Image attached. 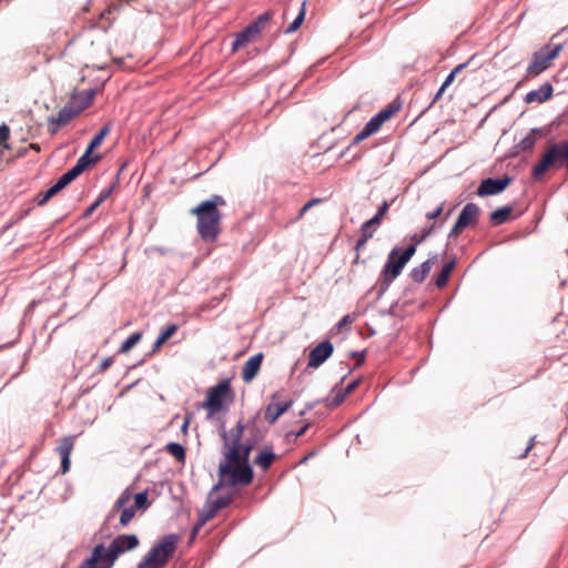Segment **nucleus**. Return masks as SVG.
Returning <instances> with one entry per match:
<instances>
[{"instance_id":"13d9d810","label":"nucleus","mask_w":568,"mask_h":568,"mask_svg":"<svg viewBox=\"0 0 568 568\" xmlns=\"http://www.w3.org/2000/svg\"><path fill=\"white\" fill-rule=\"evenodd\" d=\"M101 204L95 200L82 214L83 217H89Z\"/></svg>"},{"instance_id":"f257e3e1","label":"nucleus","mask_w":568,"mask_h":568,"mask_svg":"<svg viewBox=\"0 0 568 568\" xmlns=\"http://www.w3.org/2000/svg\"><path fill=\"white\" fill-rule=\"evenodd\" d=\"M140 541L134 534H123L116 536L108 548L103 544L97 545L90 557L82 564L81 568H112L118 557L126 551L133 550Z\"/></svg>"},{"instance_id":"49530a36","label":"nucleus","mask_w":568,"mask_h":568,"mask_svg":"<svg viewBox=\"0 0 568 568\" xmlns=\"http://www.w3.org/2000/svg\"><path fill=\"white\" fill-rule=\"evenodd\" d=\"M389 205L390 204L387 201H384L382 203V205L378 207L375 215L372 217L374 220V223H378L381 225L383 217L385 216V214L387 213V211L389 209Z\"/></svg>"},{"instance_id":"7ed1b4c3","label":"nucleus","mask_w":568,"mask_h":568,"mask_svg":"<svg viewBox=\"0 0 568 568\" xmlns=\"http://www.w3.org/2000/svg\"><path fill=\"white\" fill-rule=\"evenodd\" d=\"M219 481L212 488L216 491L223 486H246L253 481L254 471L250 463L242 460L231 462L225 457L219 465Z\"/></svg>"},{"instance_id":"37998d69","label":"nucleus","mask_w":568,"mask_h":568,"mask_svg":"<svg viewBox=\"0 0 568 568\" xmlns=\"http://www.w3.org/2000/svg\"><path fill=\"white\" fill-rule=\"evenodd\" d=\"M346 398L345 393H343L341 389L334 395L333 398H325L324 402L326 403V406L328 408H335L339 406Z\"/></svg>"},{"instance_id":"9b49d317","label":"nucleus","mask_w":568,"mask_h":568,"mask_svg":"<svg viewBox=\"0 0 568 568\" xmlns=\"http://www.w3.org/2000/svg\"><path fill=\"white\" fill-rule=\"evenodd\" d=\"M510 182L511 178H509L508 175L498 179H485L478 186L477 195L484 197L501 193L504 190H506Z\"/></svg>"},{"instance_id":"0eeeda50","label":"nucleus","mask_w":568,"mask_h":568,"mask_svg":"<svg viewBox=\"0 0 568 568\" xmlns=\"http://www.w3.org/2000/svg\"><path fill=\"white\" fill-rule=\"evenodd\" d=\"M564 44L547 43L532 53L530 62L526 69L525 80L536 78L551 67L554 59L562 50Z\"/></svg>"},{"instance_id":"bb28decb","label":"nucleus","mask_w":568,"mask_h":568,"mask_svg":"<svg viewBox=\"0 0 568 568\" xmlns=\"http://www.w3.org/2000/svg\"><path fill=\"white\" fill-rule=\"evenodd\" d=\"M511 213H513L511 205L498 207L497 210H495L490 213L489 220L493 225L499 226L509 220Z\"/></svg>"},{"instance_id":"4be33fe9","label":"nucleus","mask_w":568,"mask_h":568,"mask_svg":"<svg viewBox=\"0 0 568 568\" xmlns=\"http://www.w3.org/2000/svg\"><path fill=\"white\" fill-rule=\"evenodd\" d=\"M98 91V88H90L85 91H74L70 97L69 103L73 106V109L84 104L85 109H88L93 103Z\"/></svg>"},{"instance_id":"0e129e2a","label":"nucleus","mask_w":568,"mask_h":568,"mask_svg":"<svg viewBox=\"0 0 568 568\" xmlns=\"http://www.w3.org/2000/svg\"><path fill=\"white\" fill-rule=\"evenodd\" d=\"M534 443H535V437H531L525 452L519 455V458H526L528 456L530 449L534 447Z\"/></svg>"},{"instance_id":"58836bf2","label":"nucleus","mask_w":568,"mask_h":568,"mask_svg":"<svg viewBox=\"0 0 568 568\" xmlns=\"http://www.w3.org/2000/svg\"><path fill=\"white\" fill-rule=\"evenodd\" d=\"M379 227L378 223H374L373 219H369L368 221L364 222L361 226V235L366 239H372L374 233Z\"/></svg>"},{"instance_id":"20e7f679","label":"nucleus","mask_w":568,"mask_h":568,"mask_svg":"<svg viewBox=\"0 0 568 568\" xmlns=\"http://www.w3.org/2000/svg\"><path fill=\"white\" fill-rule=\"evenodd\" d=\"M179 541L180 536L178 534L164 535L153 544L136 568H165L170 558L174 555Z\"/></svg>"},{"instance_id":"f704fd0d","label":"nucleus","mask_w":568,"mask_h":568,"mask_svg":"<svg viewBox=\"0 0 568 568\" xmlns=\"http://www.w3.org/2000/svg\"><path fill=\"white\" fill-rule=\"evenodd\" d=\"M165 449L169 454H171L178 462L185 460V449L184 447L175 442H171L165 446Z\"/></svg>"},{"instance_id":"bf43d9fd","label":"nucleus","mask_w":568,"mask_h":568,"mask_svg":"<svg viewBox=\"0 0 568 568\" xmlns=\"http://www.w3.org/2000/svg\"><path fill=\"white\" fill-rule=\"evenodd\" d=\"M455 72H452L446 77L445 81L442 84V91H445L455 80Z\"/></svg>"},{"instance_id":"5fc2aeb1","label":"nucleus","mask_w":568,"mask_h":568,"mask_svg":"<svg viewBox=\"0 0 568 568\" xmlns=\"http://www.w3.org/2000/svg\"><path fill=\"white\" fill-rule=\"evenodd\" d=\"M113 364V357H105L99 365L98 373L105 372Z\"/></svg>"},{"instance_id":"8fccbe9b","label":"nucleus","mask_w":568,"mask_h":568,"mask_svg":"<svg viewBox=\"0 0 568 568\" xmlns=\"http://www.w3.org/2000/svg\"><path fill=\"white\" fill-rule=\"evenodd\" d=\"M253 38H235L232 43V51H237L239 49L246 47Z\"/></svg>"},{"instance_id":"f3484780","label":"nucleus","mask_w":568,"mask_h":568,"mask_svg":"<svg viewBox=\"0 0 568 568\" xmlns=\"http://www.w3.org/2000/svg\"><path fill=\"white\" fill-rule=\"evenodd\" d=\"M272 16L273 14L270 11L264 12L255 21L247 24L245 29L234 36H256L266 31V26L271 22Z\"/></svg>"},{"instance_id":"79ce46f5","label":"nucleus","mask_w":568,"mask_h":568,"mask_svg":"<svg viewBox=\"0 0 568 568\" xmlns=\"http://www.w3.org/2000/svg\"><path fill=\"white\" fill-rule=\"evenodd\" d=\"M149 506H150V503L148 500V493L146 491L138 493L134 496V505H133V507L135 509H143V510H145L146 508H149Z\"/></svg>"},{"instance_id":"a18cd8bd","label":"nucleus","mask_w":568,"mask_h":568,"mask_svg":"<svg viewBox=\"0 0 568 568\" xmlns=\"http://www.w3.org/2000/svg\"><path fill=\"white\" fill-rule=\"evenodd\" d=\"M178 328L179 326L176 324H170L163 328L159 334L160 341L165 343L178 331Z\"/></svg>"},{"instance_id":"69168bd1","label":"nucleus","mask_w":568,"mask_h":568,"mask_svg":"<svg viewBox=\"0 0 568 568\" xmlns=\"http://www.w3.org/2000/svg\"><path fill=\"white\" fill-rule=\"evenodd\" d=\"M353 318L351 317V315H345L338 323H337V328H342L344 325L348 324V323H352Z\"/></svg>"},{"instance_id":"6e6d98bb","label":"nucleus","mask_w":568,"mask_h":568,"mask_svg":"<svg viewBox=\"0 0 568 568\" xmlns=\"http://www.w3.org/2000/svg\"><path fill=\"white\" fill-rule=\"evenodd\" d=\"M112 191H113V186H110V187H108V189L103 190V191L100 193V195H99V197L97 199V201H98L100 204H102V203H103V202H104V201H105V200L111 195Z\"/></svg>"},{"instance_id":"e433bc0d","label":"nucleus","mask_w":568,"mask_h":568,"mask_svg":"<svg viewBox=\"0 0 568 568\" xmlns=\"http://www.w3.org/2000/svg\"><path fill=\"white\" fill-rule=\"evenodd\" d=\"M200 205L205 206L212 211H219V206H225L226 201L222 195L213 194L209 200L202 201Z\"/></svg>"},{"instance_id":"cd10ccee","label":"nucleus","mask_w":568,"mask_h":568,"mask_svg":"<svg viewBox=\"0 0 568 568\" xmlns=\"http://www.w3.org/2000/svg\"><path fill=\"white\" fill-rule=\"evenodd\" d=\"M232 500V496H220L215 499L207 500L204 507L209 510V515L211 514V516L215 517L217 511L230 506Z\"/></svg>"},{"instance_id":"6ab92c4d","label":"nucleus","mask_w":568,"mask_h":568,"mask_svg":"<svg viewBox=\"0 0 568 568\" xmlns=\"http://www.w3.org/2000/svg\"><path fill=\"white\" fill-rule=\"evenodd\" d=\"M479 206L475 203H467L460 211L457 222L459 226L465 229L475 225L479 217Z\"/></svg>"},{"instance_id":"5701e85b","label":"nucleus","mask_w":568,"mask_h":568,"mask_svg":"<svg viewBox=\"0 0 568 568\" xmlns=\"http://www.w3.org/2000/svg\"><path fill=\"white\" fill-rule=\"evenodd\" d=\"M381 118H378L376 114L371 118V120L364 125V128L355 135V138L352 140V145H357L365 139L369 138L372 134L379 131L383 123L381 122Z\"/></svg>"},{"instance_id":"338daca9","label":"nucleus","mask_w":568,"mask_h":568,"mask_svg":"<svg viewBox=\"0 0 568 568\" xmlns=\"http://www.w3.org/2000/svg\"><path fill=\"white\" fill-rule=\"evenodd\" d=\"M163 344H164V342H161L160 337L158 336L150 354L155 353Z\"/></svg>"},{"instance_id":"4d7b16f0","label":"nucleus","mask_w":568,"mask_h":568,"mask_svg":"<svg viewBox=\"0 0 568 568\" xmlns=\"http://www.w3.org/2000/svg\"><path fill=\"white\" fill-rule=\"evenodd\" d=\"M465 227L464 226H459L458 225V222L456 221V223L454 224V226L452 227L449 234H448V239H453V237H457L459 235V233L464 230Z\"/></svg>"},{"instance_id":"052dcab7","label":"nucleus","mask_w":568,"mask_h":568,"mask_svg":"<svg viewBox=\"0 0 568 568\" xmlns=\"http://www.w3.org/2000/svg\"><path fill=\"white\" fill-rule=\"evenodd\" d=\"M358 381H353L352 383H349L344 389H341L343 393H345V395L347 396L348 394H351L358 385Z\"/></svg>"},{"instance_id":"2f4dec72","label":"nucleus","mask_w":568,"mask_h":568,"mask_svg":"<svg viewBox=\"0 0 568 568\" xmlns=\"http://www.w3.org/2000/svg\"><path fill=\"white\" fill-rule=\"evenodd\" d=\"M305 14H306V2L303 1L301 3L300 11H298L296 18L293 20V22H291L288 24V27L285 30V33L296 32L300 29V27L302 26V23L304 22Z\"/></svg>"},{"instance_id":"3c124183","label":"nucleus","mask_w":568,"mask_h":568,"mask_svg":"<svg viewBox=\"0 0 568 568\" xmlns=\"http://www.w3.org/2000/svg\"><path fill=\"white\" fill-rule=\"evenodd\" d=\"M368 239L364 237V236H359V239L356 241V244H355V251H356V257H355V261L354 263H358V260H359V251L362 248L365 247L366 243H367Z\"/></svg>"},{"instance_id":"4c0bfd02","label":"nucleus","mask_w":568,"mask_h":568,"mask_svg":"<svg viewBox=\"0 0 568 568\" xmlns=\"http://www.w3.org/2000/svg\"><path fill=\"white\" fill-rule=\"evenodd\" d=\"M214 516H209V510L204 507L203 510L200 513L197 523L193 526L191 531V538H195L200 529L213 518Z\"/></svg>"},{"instance_id":"9d476101","label":"nucleus","mask_w":568,"mask_h":568,"mask_svg":"<svg viewBox=\"0 0 568 568\" xmlns=\"http://www.w3.org/2000/svg\"><path fill=\"white\" fill-rule=\"evenodd\" d=\"M245 429V425L242 423V420H239L233 427L230 433H227L224 429V426H222L221 437L224 443V448L226 452H224V456L227 459H235L239 456V444L241 443V438L243 436Z\"/></svg>"},{"instance_id":"ea45409f","label":"nucleus","mask_w":568,"mask_h":568,"mask_svg":"<svg viewBox=\"0 0 568 568\" xmlns=\"http://www.w3.org/2000/svg\"><path fill=\"white\" fill-rule=\"evenodd\" d=\"M436 229V223H433L428 226H425L420 230L419 233H415L412 236V240L415 242L414 244L417 246L418 243L425 241Z\"/></svg>"},{"instance_id":"c03bdc74","label":"nucleus","mask_w":568,"mask_h":568,"mask_svg":"<svg viewBox=\"0 0 568 568\" xmlns=\"http://www.w3.org/2000/svg\"><path fill=\"white\" fill-rule=\"evenodd\" d=\"M310 424H305L303 427H301L297 432L290 430L285 434V440L287 443H294L298 437H302L306 430L308 429Z\"/></svg>"},{"instance_id":"09e8293b","label":"nucleus","mask_w":568,"mask_h":568,"mask_svg":"<svg viewBox=\"0 0 568 568\" xmlns=\"http://www.w3.org/2000/svg\"><path fill=\"white\" fill-rule=\"evenodd\" d=\"M320 202H322V199H318V197H317V199H312V200H310L308 202H306V203H305V204L300 209V211H298L297 216H296V219H295V220H296V221H297V220H301L310 209H312L314 205H316V204H317V203H320Z\"/></svg>"},{"instance_id":"a211bd4d","label":"nucleus","mask_w":568,"mask_h":568,"mask_svg":"<svg viewBox=\"0 0 568 568\" xmlns=\"http://www.w3.org/2000/svg\"><path fill=\"white\" fill-rule=\"evenodd\" d=\"M554 93V87L550 82H545L541 84L538 89L529 91L525 98L524 101L526 103H544L548 101Z\"/></svg>"},{"instance_id":"a878e982","label":"nucleus","mask_w":568,"mask_h":568,"mask_svg":"<svg viewBox=\"0 0 568 568\" xmlns=\"http://www.w3.org/2000/svg\"><path fill=\"white\" fill-rule=\"evenodd\" d=\"M433 264H434V258H428V260L424 261L420 265L412 268V271L409 272V277L415 283H418V284L423 283L426 280V277L428 276Z\"/></svg>"},{"instance_id":"473e14b6","label":"nucleus","mask_w":568,"mask_h":568,"mask_svg":"<svg viewBox=\"0 0 568 568\" xmlns=\"http://www.w3.org/2000/svg\"><path fill=\"white\" fill-rule=\"evenodd\" d=\"M254 447H255V440H253V442L246 440L243 444L240 443L239 444V456L235 459H230V460L231 462L242 460V462H245V463H250L248 462L250 454H251V452L253 450Z\"/></svg>"},{"instance_id":"e2e57ef3","label":"nucleus","mask_w":568,"mask_h":568,"mask_svg":"<svg viewBox=\"0 0 568 568\" xmlns=\"http://www.w3.org/2000/svg\"><path fill=\"white\" fill-rule=\"evenodd\" d=\"M351 356L352 357H358L356 366L362 365L364 363V361H365V352H363V353L352 352Z\"/></svg>"},{"instance_id":"680f3d73","label":"nucleus","mask_w":568,"mask_h":568,"mask_svg":"<svg viewBox=\"0 0 568 568\" xmlns=\"http://www.w3.org/2000/svg\"><path fill=\"white\" fill-rule=\"evenodd\" d=\"M475 58V55H473L467 62H464V63H460L458 64L457 67H455L452 72H455V75H457L458 73H460L468 64L469 62Z\"/></svg>"},{"instance_id":"4468645a","label":"nucleus","mask_w":568,"mask_h":568,"mask_svg":"<svg viewBox=\"0 0 568 568\" xmlns=\"http://www.w3.org/2000/svg\"><path fill=\"white\" fill-rule=\"evenodd\" d=\"M547 131L542 128H532L529 133L513 146L511 155L517 156L521 152L531 151L537 141L546 135Z\"/></svg>"},{"instance_id":"7c9ffc66","label":"nucleus","mask_w":568,"mask_h":568,"mask_svg":"<svg viewBox=\"0 0 568 568\" xmlns=\"http://www.w3.org/2000/svg\"><path fill=\"white\" fill-rule=\"evenodd\" d=\"M112 130V123L108 122L104 124L100 131L93 136V139L90 141L87 148L94 151L97 148H99L102 143V141L105 139L106 135L110 134Z\"/></svg>"},{"instance_id":"412c9836","label":"nucleus","mask_w":568,"mask_h":568,"mask_svg":"<svg viewBox=\"0 0 568 568\" xmlns=\"http://www.w3.org/2000/svg\"><path fill=\"white\" fill-rule=\"evenodd\" d=\"M263 361V354L257 353L251 356L244 364L242 368V379L245 383H250L254 379V377L260 372L261 365Z\"/></svg>"},{"instance_id":"864d4df0","label":"nucleus","mask_w":568,"mask_h":568,"mask_svg":"<svg viewBox=\"0 0 568 568\" xmlns=\"http://www.w3.org/2000/svg\"><path fill=\"white\" fill-rule=\"evenodd\" d=\"M443 209H444V203H440L436 209H434L433 211H429L426 213V217L428 220H435L437 217L440 216V214L443 213Z\"/></svg>"},{"instance_id":"f03ea898","label":"nucleus","mask_w":568,"mask_h":568,"mask_svg":"<svg viewBox=\"0 0 568 568\" xmlns=\"http://www.w3.org/2000/svg\"><path fill=\"white\" fill-rule=\"evenodd\" d=\"M416 252V245L410 244L405 251L394 247L387 255L386 263L383 266L381 275L375 284L377 298H381L390 284L402 274L405 265L410 261Z\"/></svg>"},{"instance_id":"72a5a7b5","label":"nucleus","mask_w":568,"mask_h":568,"mask_svg":"<svg viewBox=\"0 0 568 568\" xmlns=\"http://www.w3.org/2000/svg\"><path fill=\"white\" fill-rule=\"evenodd\" d=\"M112 7H109L104 11L100 13L98 22L93 24L99 31L106 32L109 27L111 26L110 14L112 13Z\"/></svg>"},{"instance_id":"393cba45","label":"nucleus","mask_w":568,"mask_h":568,"mask_svg":"<svg viewBox=\"0 0 568 568\" xmlns=\"http://www.w3.org/2000/svg\"><path fill=\"white\" fill-rule=\"evenodd\" d=\"M85 110V104L81 105L77 109H73V106L68 102L57 115H54V122L58 124L67 125L72 119L78 116L81 112Z\"/></svg>"},{"instance_id":"f8f14e48","label":"nucleus","mask_w":568,"mask_h":568,"mask_svg":"<svg viewBox=\"0 0 568 568\" xmlns=\"http://www.w3.org/2000/svg\"><path fill=\"white\" fill-rule=\"evenodd\" d=\"M280 397H281V393L278 390L275 392L272 395V402L265 407L264 419L271 425H273L293 405L292 399L284 402V403L275 402Z\"/></svg>"},{"instance_id":"b1692460","label":"nucleus","mask_w":568,"mask_h":568,"mask_svg":"<svg viewBox=\"0 0 568 568\" xmlns=\"http://www.w3.org/2000/svg\"><path fill=\"white\" fill-rule=\"evenodd\" d=\"M277 458L278 456L273 452V446L266 445L261 449L253 463L263 471H267Z\"/></svg>"},{"instance_id":"603ef678","label":"nucleus","mask_w":568,"mask_h":568,"mask_svg":"<svg viewBox=\"0 0 568 568\" xmlns=\"http://www.w3.org/2000/svg\"><path fill=\"white\" fill-rule=\"evenodd\" d=\"M60 126H62V125L54 122V115L48 118V132L51 135L57 134Z\"/></svg>"},{"instance_id":"de8ad7c7","label":"nucleus","mask_w":568,"mask_h":568,"mask_svg":"<svg viewBox=\"0 0 568 568\" xmlns=\"http://www.w3.org/2000/svg\"><path fill=\"white\" fill-rule=\"evenodd\" d=\"M10 138V129L7 124L0 125V146H3L4 149H10L9 144H7V141Z\"/></svg>"},{"instance_id":"c756f323","label":"nucleus","mask_w":568,"mask_h":568,"mask_svg":"<svg viewBox=\"0 0 568 568\" xmlns=\"http://www.w3.org/2000/svg\"><path fill=\"white\" fill-rule=\"evenodd\" d=\"M456 265V260L453 257L442 270V272L438 274V276L435 280V285L438 288L445 287L448 283L449 276L452 271L454 270Z\"/></svg>"},{"instance_id":"1a4fd4ad","label":"nucleus","mask_w":568,"mask_h":568,"mask_svg":"<svg viewBox=\"0 0 568 568\" xmlns=\"http://www.w3.org/2000/svg\"><path fill=\"white\" fill-rule=\"evenodd\" d=\"M131 500V491L126 488L124 489L119 498L115 500L114 505L112 506V509L106 516V520H110L115 516L118 511H121L119 526L120 528L126 527L132 518L135 515V508L133 506L125 507V505Z\"/></svg>"},{"instance_id":"c85d7f7f","label":"nucleus","mask_w":568,"mask_h":568,"mask_svg":"<svg viewBox=\"0 0 568 568\" xmlns=\"http://www.w3.org/2000/svg\"><path fill=\"white\" fill-rule=\"evenodd\" d=\"M402 108V103L398 99L389 102L384 109H382L376 115L381 118V122L384 124L392 116H394Z\"/></svg>"},{"instance_id":"423d86ee","label":"nucleus","mask_w":568,"mask_h":568,"mask_svg":"<svg viewBox=\"0 0 568 568\" xmlns=\"http://www.w3.org/2000/svg\"><path fill=\"white\" fill-rule=\"evenodd\" d=\"M191 212L196 215V230L200 237L205 243L215 242L221 233V212L212 211L200 204Z\"/></svg>"},{"instance_id":"aec40b11","label":"nucleus","mask_w":568,"mask_h":568,"mask_svg":"<svg viewBox=\"0 0 568 568\" xmlns=\"http://www.w3.org/2000/svg\"><path fill=\"white\" fill-rule=\"evenodd\" d=\"M92 150L89 148L85 149L84 153L78 159L75 165L68 170V174L72 176L73 180H75L91 163H97L100 161V155H91Z\"/></svg>"},{"instance_id":"774afa93","label":"nucleus","mask_w":568,"mask_h":568,"mask_svg":"<svg viewBox=\"0 0 568 568\" xmlns=\"http://www.w3.org/2000/svg\"><path fill=\"white\" fill-rule=\"evenodd\" d=\"M444 92H445V91H442V87H440V88L438 89V91L436 92V94H435V97H434V99H433V101H432L430 105H433L436 101H438V100L442 98V95H443V93H444Z\"/></svg>"},{"instance_id":"2eb2a0df","label":"nucleus","mask_w":568,"mask_h":568,"mask_svg":"<svg viewBox=\"0 0 568 568\" xmlns=\"http://www.w3.org/2000/svg\"><path fill=\"white\" fill-rule=\"evenodd\" d=\"M72 181V176L65 172L60 176V179L45 192H40L37 194L34 202L38 206L45 205L50 199L55 196L60 191H62L65 186H68Z\"/></svg>"},{"instance_id":"c9c22d12","label":"nucleus","mask_w":568,"mask_h":568,"mask_svg":"<svg viewBox=\"0 0 568 568\" xmlns=\"http://www.w3.org/2000/svg\"><path fill=\"white\" fill-rule=\"evenodd\" d=\"M142 338L141 332H134L131 334L120 346L118 353H128L133 346H135Z\"/></svg>"},{"instance_id":"6e6552de","label":"nucleus","mask_w":568,"mask_h":568,"mask_svg":"<svg viewBox=\"0 0 568 568\" xmlns=\"http://www.w3.org/2000/svg\"><path fill=\"white\" fill-rule=\"evenodd\" d=\"M229 393H231L229 379H224L209 389L206 399L201 405L202 408L209 410V417L224 409V397Z\"/></svg>"},{"instance_id":"39448f33","label":"nucleus","mask_w":568,"mask_h":568,"mask_svg":"<svg viewBox=\"0 0 568 568\" xmlns=\"http://www.w3.org/2000/svg\"><path fill=\"white\" fill-rule=\"evenodd\" d=\"M564 169L568 174V150L561 142L550 144L542 153L538 163L531 169V178L535 181L542 180L545 173L549 170Z\"/></svg>"},{"instance_id":"a19ab883","label":"nucleus","mask_w":568,"mask_h":568,"mask_svg":"<svg viewBox=\"0 0 568 568\" xmlns=\"http://www.w3.org/2000/svg\"><path fill=\"white\" fill-rule=\"evenodd\" d=\"M32 207H27L24 210H22L20 213H14L10 220L6 223V225L3 226V231H7L9 230L10 227H12L16 223L20 222L22 219H24L26 216H28L31 212Z\"/></svg>"},{"instance_id":"dca6fc26","label":"nucleus","mask_w":568,"mask_h":568,"mask_svg":"<svg viewBox=\"0 0 568 568\" xmlns=\"http://www.w3.org/2000/svg\"><path fill=\"white\" fill-rule=\"evenodd\" d=\"M75 436H65L61 439L57 450L61 457V473L65 474L70 469L71 460L70 455L73 450Z\"/></svg>"},{"instance_id":"ddd939ff","label":"nucleus","mask_w":568,"mask_h":568,"mask_svg":"<svg viewBox=\"0 0 568 568\" xmlns=\"http://www.w3.org/2000/svg\"><path fill=\"white\" fill-rule=\"evenodd\" d=\"M333 352L334 346L328 339L321 342L310 352L307 366L313 368L320 367L332 356Z\"/></svg>"}]
</instances>
